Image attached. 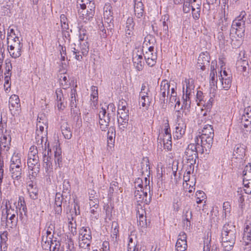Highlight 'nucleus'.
<instances>
[{"instance_id": "21", "label": "nucleus", "mask_w": 251, "mask_h": 251, "mask_svg": "<svg viewBox=\"0 0 251 251\" xmlns=\"http://www.w3.org/2000/svg\"><path fill=\"white\" fill-rule=\"evenodd\" d=\"M56 95V105L59 110H63L67 106V102L64 100L63 91L58 89L55 92Z\"/></svg>"}, {"instance_id": "6", "label": "nucleus", "mask_w": 251, "mask_h": 251, "mask_svg": "<svg viewBox=\"0 0 251 251\" xmlns=\"http://www.w3.org/2000/svg\"><path fill=\"white\" fill-rule=\"evenodd\" d=\"M9 39L8 38V50L10 56L14 58L19 57L21 55L23 44L21 43L19 37L17 36L13 37L11 41H9Z\"/></svg>"}, {"instance_id": "14", "label": "nucleus", "mask_w": 251, "mask_h": 251, "mask_svg": "<svg viewBox=\"0 0 251 251\" xmlns=\"http://www.w3.org/2000/svg\"><path fill=\"white\" fill-rule=\"evenodd\" d=\"M186 128L185 122L180 118V115H177V121L176 125L175 135L177 139L182 137L185 134Z\"/></svg>"}, {"instance_id": "5", "label": "nucleus", "mask_w": 251, "mask_h": 251, "mask_svg": "<svg viewBox=\"0 0 251 251\" xmlns=\"http://www.w3.org/2000/svg\"><path fill=\"white\" fill-rule=\"evenodd\" d=\"M194 144H189L185 152V158L187 162L190 163L189 166H193L192 170H194V165L196 163V159L198 158V149L201 147V144L198 142H195Z\"/></svg>"}, {"instance_id": "16", "label": "nucleus", "mask_w": 251, "mask_h": 251, "mask_svg": "<svg viewBox=\"0 0 251 251\" xmlns=\"http://www.w3.org/2000/svg\"><path fill=\"white\" fill-rule=\"evenodd\" d=\"M70 196H67L63 194H61L60 193H57L56 194L55 198V207L54 210L56 214H60L62 212V203L63 200H65V201H67L66 199H70Z\"/></svg>"}, {"instance_id": "60", "label": "nucleus", "mask_w": 251, "mask_h": 251, "mask_svg": "<svg viewBox=\"0 0 251 251\" xmlns=\"http://www.w3.org/2000/svg\"><path fill=\"white\" fill-rule=\"evenodd\" d=\"M6 238V235L4 233L0 235V249L1 251H5L7 249L5 239Z\"/></svg>"}, {"instance_id": "61", "label": "nucleus", "mask_w": 251, "mask_h": 251, "mask_svg": "<svg viewBox=\"0 0 251 251\" xmlns=\"http://www.w3.org/2000/svg\"><path fill=\"white\" fill-rule=\"evenodd\" d=\"M89 205L90 208H96L99 207V200L97 198H95L94 196H90L89 197Z\"/></svg>"}, {"instance_id": "46", "label": "nucleus", "mask_w": 251, "mask_h": 251, "mask_svg": "<svg viewBox=\"0 0 251 251\" xmlns=\"http://www.w3.org/2000/svg\"><path fill=\"white\" fill-rule=\"evenodd\" d=\"M196 98V101L198 102V104H203V105H205L206 99H205V96H203V94L202 91H197Z\"/></svg>"}, {"instance_id": "17", "label": "nucleus", "mask_w": 251, "mask_h": 251, "mask_svg": "<svg viewBox=\"0 0 251 251\" xmlns=\"http://www.w3.org/2000/svg\"><path fill=\"white\" fill-rule=\"evenodd\" d=\"M27 166L30 175L33 177L36 176L40 171L39 159L35 158L34 160H27Z\"/></svg>"}, {"instance_id": "48", "label": "nucleus", "mask_w": 251, "mask_h": 251, "mask_svg": "<svg viewBox=\"0 0 251 251\" xmlns=\"http://www.w3.org/2000/svg\"><path fill=\"white\" fill-rule=\"evenodd\" d=\"M187 248V241H176V251H185Z\"/></svg>"}, {"instance_id": "50", "label": "nucleus", "mask_w": 251, "mask_h": 251, "mask_svg": "<svg viewBox=\"0 0 251 251\" xmlns=\"http://www.w3.org/2000/svg\"><path fill=\"white\" fill-rule=\"evenodd\" d=\"M71 111L72 116L74 117V119L78 121L80 115V113L78 107H77L76 106L71 107Z\"/></svg>"}, {"instance_id": "64", "label": "nucleus", "mask_w": 251, "mask_h": 251, "mask_svg": "<svg viewBox=\"0 0 251 251\" xmlns=\"http://www.w3.org/2000/svg\"><path fill=\"white\" fill-rule=\"evenodd\" d=\"M51 241V243L50 244V251H59L60 247V244L59 242H56V241Z\"/></svg>"}, {"instance_id": "26", "label": "nucleus", "mask_w": 251, "mask_h": 251, "mask_svg": "<svg viewBox=\"0 0 251 251\" xmlns=\"http://www.w3.org/2000/svg\"><path fill=\"white\" fill-rule=\"evenodd\" d=\"M144 213H145V211L142 209L141 211L138 210L137 213L138 226L142 227L147 226L146 216L144 215Z\"/></svg>"}, {"instance_id": "44", "label": "nucleus", "mask_w": 251, "mask_h": 251, "mask_svg": "<svg viewBox=\"0 0 251 251\" xmlns=\"http://www.w3.org/2000/svg\"><path fill=\"white\" fill-rule=\"evenodd\" d=\"M151 102V99L149 97L144 98H139V103L145 109H148Z\"/></svg>"}, {"instance_id": "35", "label": "nucleus", "mask_w": 251, "mask_h": 251, "mask_svg": "<svg viewBox=\"0 0 251 251\" xmlns=\"http://www.w3.org/2000/svg\"><path fill=\"white\" fill-rule=\"evenodd\" d=\"M220 79L223 88L226 90H228L231 85L232 75H229L228 77L226 78L222 76V78H221Z\"/></svg>"}, {"instance_id": "31", "label": "nucleus", "mask_w": 251, "mask_h": 251, "mask_svg": "<svg viewBox=\"0 0 251 251\" xmlns=\"http://www.w3.org/2000/svg\"><path fill=\"white\" fill-rule=\"evenodd\" d=\"M122 116H118V122L121 129L126 127L128 121V115L121 113Z\"/></svg>"}, {"instance_id": "51", "label": "nucleus", "mask_w": 251, "mask_h": 251, "mask_svg": "<svg viewBox=\"0 0 251 251\" xmlns=\"http://www.w3.org/2000/svg\"><path fill=\"white\" fill-rule=\"evenodd\" d=\"M196 202L198 204H200L205 199L206 195L202 191H197L196 193Z\"/></svg>"}, {"instance_id": "54", "label": "nucleus", "mask_w": 251, "mask_h": 251, "mask_svg": "<svg viewBox=\"0 0 251 251\" xmlns=\"http://www.w3.org/2000/svg\"><path fill=\"white\" fill-rule=\"evenodd\" d=\"M241 132L245 137H247L251 132V125L243 124L241 126Z\"/></svg>"}, {"instance_id": "30", "label": "nucleus", "mask_w": 251, "mask_h": 251, "mask_svg": "<svg viewBox=\"0 0 251 251\" xmlns=\"http://www.w3.org/2000/svg\"><path fill=\"white\" fill-rule=\"evenodd\" d=\"M62 133L66 139H69L72 136L70 127L66 122L62 123L61 126Z\"/></svg>"}, {"instance_id": "55", "label": "nucleus", "mask_w": 251, "mask_h": 251, "mask_svg": "<svg viewBox=\"0 0 251 251\" xmlns=\"http://www.w3.org/2000/svg\"><path fill=\"white\" fill-rule=\"evenodd\" d=\"M68 227L70 231L73 235L76 233V224L73 217H72L71 220L68 223Z\"/></svg>"}, {"instance_id": "1", "label": "nucleus", "mask_w": 251, "mask_h": 251, "mask_svg": "<svg viewBox=\"0 0 251 251\" xmlns=\"http://www.w3.org/2000/svg\"><path fill=\"white\" fill-rule=\"evenodd\" d=\"M246 13L242 11L232 22L230 31L231 44L235 48L241 45V39L245 35Z\"/></svg>"}, {"instance_id": "52", "label": "nucleus", "mask_w": 251, "mask_h": 251, "mask_svg": "<svg viewBox=\"0 0 251 251\" xmlns=\"http://www.w3.org/2000/svg\"><path fill=\"white\" fill-rule=\"evenodd\" d=\"M71 98H70V106L74 107V106H76V91L75 89H71Z\"/></svg>"}, {"instance_id": "40", "label": "nucleus", "mask_w": 251, "mask_h": 251, "mask_svg": "<svg viewBox=\"0 0 251 251\" xmlns=\"http://www.w3.org/2000/svg\"><path fill=\"white\" fill-rule=\"evenodd\" d=\"M62 194L70 196L71 197L70 192H71V185L69 180L65 179L62 184Z\"/></svg>"}, {"instance_id": "41", "label": "nucleus", "mask_w": 251, "mask_h": 251, "mask_svg": "<svg viewBox=\"0 0 251 251\" xmlns=\"http://www.w3.org/2000/svg\"><path fill=\"white\" fill-rule=\"evenodd\" d=\"M243 175L244 182H245V180L251 179V164L249 163L246 165L243 171Z\"/></svg>"}, {"instance_id": "27", "label": "nucleus", "mask_w": 251, "mask_h": 251, "mask_svg": "<svg viewBox=\"0 0 251 251\" xmlns=\"http://www.w3.org/2000/svg\"><path fill=\"white\" fill-rule=\"evenodd\" d=\"M78 239H92L91 231L88 227H82L79 231Z\"/></svg>"}, {"instance_id": "23", "label": "nucleus", "mask_w": 251, "mask_h": 251, "mask_svg": "<svg viewBox=\"0 0 251 251\" xmlns=\"http://www.w3.org/2000/svg\"><path fill=\"white\" fill-rule=\"evenodd\" d=\"M237 68L239 72L242 73L245 76H247L249 72L247 71L248 61L245 59H240L237 61Z\"/></svg>"}, {"instance_id": "45", "label": "nucleus", "mask_w": 251, "mask_h": 251, "mask_svg": "<svg viewBox=\"0 0 251 251\" xmlns=\"http://www.w3.org/2000/svg\"><path fill=\"white\" fill-rule=\"evenodd\" d=\"M6 226L7 228H12L13 226H15L16 224V216L13 217L11 216L10 217V216H8V217L6 216Z\"/></svg>"}, {"instance_id": "58", "label": "nucleus", "mask_w": 251, "mask_h": 251, "mask_svg": "<svg viewBox=\"0 0 251 251\" xmlns=\"http://www.w3.org/2000/svg\"><path fill=\"white\" fill-rule=\"evenodd\" d=\"M60 23L62 28L63 30L67 29L69 28V25L68 24V19L65 14H61L60 16Z\"/></svg>"}, {"instance_id": "22", "label": "nucleus", "mask_w": 251, "mask_h": 251, "mask_svg": "<svg viewBox=\"0 0 251 251\" xmlns=\"http://www.w3.org/2000/svg\"><path fill=\"white\" fill-rule=\"evenodd\" d=\"M246 147L244 144H238L234 148L233 155L236 159L242 160L245 155Z\"/></svg>"}, {"instance_id": "11", "label": "nucleus", "mask_w": 251, "mask_h": 251, "mask_svg": "<svg viewBox=\"0 0 251 251\" xmlns=\"http://www.w3.org/2000/svg\"><path fill=\"white\" fill-rule=\"evenodd\" d=\"M144 59L147 64L150 67L153 66L156 62L157 54L154 51V47H150L144 53Z\"/></svg>"}, {"instance_id": "36", "label": "nucleus", "mask_w": 251, "mask_h": 251, "mask_svg": "<svg viewBox=\"0 0 251 251\" xmlns=\"http://www.w3.org/2000/svg\"><path fill=\"white\" fill-rule=\"evenodd\" d=\"M79 48L82 54H87L89 51V44L88 40H79Z\"/></svg>"}, {"instance_id": "8", "label": "nucleus", "mask_w": 251, "mask_h": 251, "mask_svg": "<svg viewBox=\"0 0 251 251\" xmlns=\"http://www.w3.org/2000/svg\"><path fill=\"white\" fill-rule=\"evenodd\" d=\"M0 158L3 155L7 156L11 146V138L6 132L0 137Z\"/></svg>"}, {"instance_id": "59", "label": "nucleus", "mask_w": 251, "mask_h": 251, "mask_svg": "<svg viewBox=\"0 0 251 251\" xmlns=\"http://www.w3.org/2000/svg\"><path fill=\"white\" fill-rule=\"evenodd\" d=\"M223 210L224 215L226 218L227 215H228L231 210V206L230 203L228 201H225L223 203Z\"/></svg>"}, {"instance_id": "2", "label": "nucleus", "mask_w": 251, "mask_h": 251, "mask_svg": "<svg viewBox=\"0 0 251 251\" xmlns=\"http://www.w3.org/2000/svg\"><path fill=\"white\" fill-rule=\"evenodd\" d=\"M144 179V183L140 178L136 179L135 187L136 190L134 195L137 202L148 204L151 201V196L148 195V193L150 192V180L147 177H145Z\"/></svg>"}, {"instance_id": "4", "label": "nucleus", "mask_w": 251, "mask_h": 251, "mask_svg": "<svg viewBox=\"0 0 251 251\" xmlns=\"http://www.w3.org/2000/svg\"><path fill=\"white\" fill-rule=\"evenodd\" d=\"M214 136V129L212 126L207 124L203 127L201 135L197 136L195 138V142H198L201 144L202 149V152L204 151L208 153L212 146L213 138Z\"/></svg>"}, {"instance_id": "53", "label": "nucleus", "mask_w": 251, "mask_h": 251, "mask_svg": "<svg viewBox=\"0 0 251 251\" xmlns=\"http://www.w3.org/2000/svg\"><path fill=\"white\" fill-rule=\"evenodd\" d=\"M150 92L149 88H147L144 84L142 85L141 91L139 94V98H145L149 97V93Z\"/></svg>"}, {"instance_id": "13", "label": "nucleus", "mask_w": 251, "mask_h": 251, "mask_svg": "<svg viewBox=\"0 0 251 251\" xmlns=\"http://www.w3.org/2000/svg\"><path fill=\"white\" fill-rule=\"evenodd\" d=\"M170 84L168 81L164 79L162 81L160 84V96L159 97L160 101L161 104H165L167 102L166 97L170 93Z\"/></svg>"}, {"instance_id": "9", "label": "nucleus", "mask_w": 251, "mask_h": 251, "mask_svg": "<svg viewBox=\"0 0 251 251\" xmlns=\"http://www.w3.org/2000/svg\"><path fill=\"white\" fill-rule=\"evenodd\" d=\"M111 113H107L106 109L102 107L99 113V124L102 131H106L109 126Z\"/></svg>"}, {"instance_id": "57", "label": "nucleus", "mask_w": 251, "mask_h": 251, "mask_svg": "<svg viewBox=\"0 0 251 251\" xmlns=\"http://www.w3.org/2000/svg\"><path fill=\"white\" fill-rule=\"evenodd\" d=\"M21 164H22L21 155L19 153H14L11 157L10 164L21 165Z\"/></svg>"}, {"instance_id": "20", "label": "nucleus", "mask_w": 251, "mask_h": 251, "mask_svg": "<svg viewBox=\"0 0 251 251\" xmlns=\"http://www.w3.org/2000/svg\"><path fill=\"white\" fill-rule=\"evenodd\" d=\"M21 104L20 103V99L17 95H12L9 98V107L10 110L12 112L17 111L19 112L20 110Z\"/></svg>"}, {"instance_id": "39", "label": "nucleus", "mask_w": 251, "mask_h": 251, "mask_svg": "<svg viewBox=\"0 0 251 251\" xmlns=\"http://www.w3.org/2000/svg\"><path fill=\"white\" fill-rule=\"evenodd\" d=\"M77 5H79L81 9H86L87 6L94 7L95 4L92 0H77Z\"/></svg>"}, {"instance_id": "47", "label": "nucleus", "mask_w": 251, "mask_h": 251, "mask_svg": "<svg viewBox=\"0 0 251 251\" xmlns=\"http://www.w3.org/2000/svg\"><path fill=\"white\" fill-rule=\"evenodd\" d=\"M71 51L73 54L75 56V58L78 61H81L82 59L83 56H86L87 54H82L81 52L78 49H76L75 47L71 48Z\"/></svg>"}, {"instance_id": "56", "label": "nucleus", "mask_w": 251, "mask_h": 251, "mask_svg": "<svg viewBox=\"0 0 251 251\" xmlns=\"http://www.w3.org/2000/svg\"><path fill=\"white\" fill-rule=\"evenodd\" d=\"M242 118L243 120L249 119V121H251V106H248L244 109Z\"/></svg>"}, {"instance_id": "33", "label": "nucleus", "mask_w": 251, "mask_h": 251, "mask_svg": "<svg viewBox=\"0 0 251 251\" xmlns=\"http://www.w3.org/2000/svg\"><path fill=\"white\" fill-rule=\"evenodd\" d=\"M5 214L4 213V211H2V219L5 218L4 216L6 215V216L8 217V216H10V217L11 216L15 217L16 214H17V211L15 210L14 209H12L11 208V205L9 204V201L6 202V205H5Z\"/></svg>"}, {"instance_id": "43", "label": "nucleus", "mask_w": 251, "mask_h": 251, "mask_svg": "<svg viewBox=\"0 0 251 251\" xmlns=\"http://www.w3.org/2000/svg\"><path fill=\"white\" fill-rule=\"evenodd\" d=\"M128 239V251H138V249L136 247L137 244L135 242H133V240L131 236H129Z\"/></svg>"}, {"instance_id": "42", "label": "nucleus", "mask_w": 251, "mask_h": 251, "mask_svg": "<svg viewBox=\"0 0 251 251\" xmlns=\"http://www.w3.org/2000/svg\"><path fill=\"white\" fill-rule=\"evenodd\" d=\"M10 172L13 179L18 180L21 177L22 169H19L18 167L13 169L10 168Z\"/></svg>"}, {"instance_id": "12", "label": "nucleus", "mask_w": 251, "mask_h": 251, "mask_svg": "<svg viewBox=\"0 0 251 251\" xmlns=\"http://www.w3.org/2000/svg\"><path fill=\"white\" fill-rule=\"evenodd\" d=\"M48 128V120L46 116L44 114H39L37 118L36 133L38 136L40 134L43 133L45 129ZM43 138V135L41 136Z\"/></svg>"}, {"instance_id": "3", "label": "nucleus", "mask_w": 251, "mask_h": 251, "mask_svg": "<svg viewBox=\"0 0 251 251\" xmlns=\"http://www.w3.org/2000/svg\"><path fill=\"white\" fill-rule=\"evenodd\" d=\"M236 236L235 226L230 223L225 224L221 231L222 245L225 251H230L232 249Z\"/></svg>"}, {"instance_id": "32", "label": "nucleus", "mask_w": 251, "mask_h": 251, "mask_svg": "<svg viewBox=\"0 0 251 251\" xmlns=\"http://www.w3.org/2000/svg\"><path fill=\"white\" fill-rule=\"evenodd\" d=\"M91 240L85 239H78V244L79 248L81 249L82 251H89Z\"/></svg>"}, {"instance_id": "63", "label": "nucleus", "mask_w": 251, "mask_h": 251, "mask_svg": "<svg viewBox=\"0 0 251 251\" xmlns=\"http://www.w3.org/2000/svg\"><path fill=\"white\" fill-rule=\"evenodd\" d=\"M183 217V221H190V220L192 219V211L189 208L185 210L184 211Z\"/></svg>"}, {"instance_id": "49", "label": "nucleus", "mask_w": 251, "mask_h": 251, "mask_svg": "<svg viewBox=\"0 0 251 251\" xmlns=\"http://www.w3.org/2000/svg\"><path fill=\"white\" fill-rule=\"evenodd\" d=\"M60 83L63 89H66L68 88L69 86L68 77L65 75H61L60 76Z\"/></svg>"}, {"instance_id": "19", "label": "nucleus", "mask_w": 251, "mask_h": 251, "mask_svg": "<svg viewBox=\"0 0 251 251\" xmlns=\"http://www.w3.org/2000/svg\"><path fill=\"white\" fill-rule=\"evenodd\" d=\"M138 52H139V51L137 53L133 54L132 61L133 66L136 71L140 72L143 70L144 63L142 53L140 52L139 54Z\"/></svg>"}, {"instance_id": "38", "label": "nucleus", "mask_w": 251, "mask_h": 251, "mask_svg": "<svg viewBox=\"0 0 251 251\" xmlns=\"http://www.w3.org/2000/svg\"><path fill=\"white\" fill-rule=\"evenodd\" d=\"M163 142L164 148L168 151L172 148V136L171 134L164 135Z\"/></svg>"}, {"instance_id": "29", "label": "nucleus", "mask_w": 251, "mask_h": 251, "mask_svg": "<svg viewBox=\"0 0 251 251\" xmlns=\"http://www.w3.org/2000/svg\"><path fill=\"white\" fill-rule=\"evenodd\" d=\"M243 242H251V223H246V226L244 228L243 236Z\"/></svg>"}, {"instance_id": "37", "label": "nucleus", "mask_w": 251, "mask_h": 251, "mask_svg": "<svg viewBox=\"0 0 251 251\" xmlns=\"http://www.w3.org/2000/svg\"><path fill=\"white\" fill-rule=\"evenodd\" d=\"M119 234V226L116 222H113L112 224V232L111 237L113 242H116Z\"/></svg>"}, {"instance_id": "62", "label": "nucleus", "mask_w": 251, "mask_h": 251, "mask_svg": "<svg viewBox=\"0 0 251 251\" xmlns=\"http://www.w3.org/2000/svg\"><path fill=\"white\" fill-rule=\"evenodd\" d=\"M79 40H88L87 32L85 29L81 27L79 30Z\"/></svg>"}, {"instance_id": "34", "label": "nucleus", "mask_w": 251, "mask_h": 251, "mask_svg": "<svg viewBox=\"0 0 251 251\" xmlns=\"http://www.w3.org/2000/svg\"><path fill=\"white\" fill-rule=\"evenodd\" d=\"M127 103L125 100L120 101L118 105V116H122L121 113L128 115V109L126 107Z\"/></svg>"}, {"instance_id": "18", "label": "nucleus", "mask_w": 251, "mask_h": 251, "mask_svg": "<svg viewBox=\"0 0 251 251\" xmlns=\"http://www.w3.org/2000/svg\"><path fill=\"white\" fill-rule=\"evenodd\" d=\"M95 5H94V7L87 6L86 9H81V11L79 9L78 13L80 16L86 22L87 21H89L93 18L95 13Z\"/></svg>"}, {"instance_id": "24", "label": "nucleus", "mask_w": 251, "mask_h": 251, "mask_svg": "<svg viewBox=\"0 0 251 251\" xmlns=\"http://www.w3.org/2000/svg\"><path fill=\"white\" fill-rule=\"evenodd\" d=\"M135 15L138 18H141L144 13V7L142 0H134Z\"/></svg>"}, {"instance_id": "25", "label": "nucleus", "mask_w": 251, "mask_h": 251, "mask_svg": "<svg viewBox=\"0 0 251 251\" xmlns=\"http://www.w3.org/2000/svg\"><path fill=\"white\" fill-rule=\"evenodd\" d=\"M115 138V129L113 126H110L107 132V146L112 149L114 146Z\"/></svg>"}, {"instance_id": "7", "label": "nucleus", "mask_w": 251, "mask_h": 251, "mask_svg": "<svg viewBox=\"0 0 251 251\" xmlns=\"http://www.w3.org/2000/svg\"><path fill=\"white\" fill-rule=\"evenodd\" d=\"M135 23L132 17H128L124 25L125 38L124 40L126 43L128 44L133 40L134 35Z\"/></svg>"}, {"instance_id": "28", "label": "nucleus", "mask_w": 251, "mask_h": 251, "mask_svg": "<svg viewBox=\"0 0 251 251\" xmlns=\"http://www.w3.org/2000/svg\"><path fill=\"white\" fill-rule=\"evenodd\" d=\"M27 189L31 199L33 200L37 199L38 191L36 186L32 182L28 184Z\"/></svg>"}, {"instance_id": "15", "label": "nucleus", "mask_w": 251, "mask_h": 251, "mask_svg": "<svg viewBox=\"0 0 251 251\" xmlns=\"http://www.w3.org/2000/svg\"><path fill=\"white\" fill-rule=\"evenodd\" d=\"M210 57L207 51L202 52L199 55L198 59V66L202 71H204L209 65Z\"/></svg>"}, {"instance_id": "10", "label": "nucleus", "mask_w": 251, "mask_h": 251, "mask_svg": "<svg viewBox=\"0 0 251 251\" xmlns=\"http://www.w3.org/2000/svg\"><path fill=\"white\" fill-rule=\"evenodd\" d=\"M195 88L194 80L191 78H186L183 82V95H185L186 98H192L194 96Z\"/></svg>"}]
</instances>
